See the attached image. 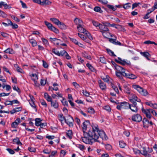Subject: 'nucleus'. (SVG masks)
I'll list each match as a JSON object with an SVG mask.
<instances>
[{
    "label": "nucleus",
    "mask_w": 157,
    "mask_h": 157,
    "mask_svg": "<svg viewBox=\"0 0 157 157\" xmlns=\"http://www.w3.org/2000/svg\"><path fill=\"white\" fill-rule=\"evenodd\" d=\"M91 126L90 121H85L82 123V130L83 132L84 136L82 137V141L86 144H92L94 142L97 141V140L100 137L102 140H106L108 137L105 132L102 130H99L98 125L92 124V129H89L88 132L86 131Z\"/></svg>",
    "instance_id": "f257e3e1"
},
{
    "label": "nucleus",
    "mask_w": 157,
    "mask_h": 157,
    "mask_svg": "<svg viewBox=\"0 0 157 157\" xmlns=\"http://www.w3.org/2000/svg\"><path fill=\"white\" fill-rule=\"evenodd\" d=\"M132 87L143 96H146L148 94V93L147 90L143 89L138 85H133Z\"/></svg>",
    "instance_id": "f03ea898"
},
{
    "label": "nucleus",
    "mask_w": 157,
    "mask_h": 157,
    "mask_svg": "<svg viewBox=\"0 0 157 157\" xmlns=\"http://www.w3.org/2000/svg\"><path fill=\"white\" fill-rule=\"evenodd\" d=\"M118 60L115 59V61L117 63H120L123 65H131L130 62L127 59H122L120 57L118 58Z\"/></svg>",
    "instance_id": "7ed1b4c3"
},
{
    "label": "nucleus",
    "mask_w": 157,
    "mask_h": 157,
    "mask_svg": "<svg viewBox=\"0 0 157 157\" xmlns=\"http://www.w3.org/2000/svg\"><path fill=\"white\" fill-rule=\"evenodd\" d=\"M129 104L127 102L124 101L120 103V105H118L116 108L118 110L122 109H128L129 108Z\"/></svg>",
    "instance_id": "20e7f679"
},
{
    "label": "nucleus",
    "mask_w": 157,
    "mask_h": 157,
    "mask_svg": "<svg viewBox=\"0 0 157 157\" xmlns=\"http://www.w3.org/2000/svg\"><path fill=\"white\" fill-rule=\"evenodd\" d=\"M141 110L142 112L145 114L146 117L147 118L150 119L151 118L152 116L151 114V109H145L143 108L141 109Z\"/></svg>",
    "instance_id": "39448f33"
},
{
    "label": "nucleus",
    "mask_w": 157,
    "mask_h": 157,
    "mask_svg": "<svg viewBox=\"0 0 157 157\" xmlns=\"http://www.w3.org/2000/svg\"><path fill=\"white\" fill-rule=\"evenodd\" d=\"M66 123L70 127H73V126L74 120L72 117L70 115H68L67 119L65 120Z\"/></svg>",
    "instance_id": "423d86ee"
},
{
    "label": "nucleus",
    "mask_w": 157,
    "mask_h": 157,
    "mask_svg": "<svg viewBox=\"0 0 157 157\" xmlns=\"http://www.w3.org/2000/svg\"><path fill=\"white\" fill-rule=\"evenodd\" d=\"M132 119L133 121L139 122L142 121V117L139 114H137L132 116Z\"/></svg>",
    "instance_id": "0eeeda50"
},
{
    "label": "nucleus",
    "mask_w": 157,
    "mask_h": 157,
    "mask_svg": "<svg viewBox=\"0 0 157 157\" xmlns=\"http://www.w3.org/2000/svg\"><path fill=\"white\" fill-rule=\"evenodd\" d=\"M125 69L124 68L123 70V76H125L128 77L130 79H134L137 78V77L135 75L131 74V73H128L127 74L125 72Z\"/></svg>",
    "instance_id": "6e6552de"
},
{
    "label": "nucleus",
    "mask_w": 157,
    "mask_h": 157,
    "mask_svg": "<svg viewBox=\"0 0 157 157\" xmlns=\"http://www.w3.org/2000/svg\"><path fill=\"white\" fill-rule=\"evenodd\" d=\"M114 37L115 39L108 38L109 41L113 44L117 45H122V44L121 43L117 40V37L116 36Z\"/></svg>",
    "instance_id": "1a4fd4ad"
},
{
    "label": "nucleus",
    "mask_w": 157,
    "mask_h": 157,
    "mask_svg": "<svg viewBox=\"0 0 157 157\" xmlns=\"http://www.w3.org/2000/svg\"><path fill=\"white\" fill-rule=\"evenodd\" d=\"M99 29H100V32L101 33L109 31V29L105 23H103V25L101 24L99 26Z\"/></svg>",
    "instance_id": "9d476101"
},
{
    "label": "nucleus",
    "mask_w": 157,
    "mask_h": 157,
    "mask_svg": "<svg viewBox=\"0 0 157 157\" xmlns=\"http://www.w3.org/2000/svg\"><path fill=\"white\" fill-rule=\"evenodd\" d=\"M21 120L19 118H17L14 122H13L11 124V127L13 128H16L17 127L19 123L21 122Z\"/></svg>",
    "instance_id": "9b49d317"
},
{
    "label": "nucleus",
    "mask_w": 157,
    "mask_h": 157,
    "mask_svg": "<svg viewBox=\"0 0 157 157\" xmlns=\"http://www.w3.org/2000/svg\"><path fill=\"white\" fill-rule=\"evenodd\" d=\"M98 83L99 86L101 90H104L106 89V84L101 80H99Z\"/></svg>",
    "instance_id": "f8f14e48"
},
{
    "label": "nucleus",
    "mask_w": 157,
    "mask_h": 157,
    "mask_svg": "<svg viewBox=\"0 0 157 157\" xmlns=\"http://www.w3.org/2000/svg\"><path fill=\"white\" fill-rule=\"evenodd\" d=\"M111 63L114 66L116 69L118 71H121V70H123L124 68L119 65H117V64L113 61H112Z\"/></svg>",
    "instance_id": "ddd939ff"
},
{
    "label": "nucleus",
    "mask_w": 157,
    "mask_h": 157,
    "mask_svg": "<svg viewBox=\"0 0 157 157\" xmlns=\"http://www.w3.org/2000/svg\"><path fill=\"white\" fill-rule=\"evenodd\" d=\"M101 78L104 81L108 83L110 82H111V81L112 80V79L108 75H106L105 77H102Z\"/></svg>",
    "instance_id": "4468645a"
},
{
    "label": "nucleus",
    "mask_w": 157,
    "mask_h": 157,
    "mask_svg": "<svg viewBox=\"0 0 157 157\" xmlns=\"http://www.w3.org/2000/svg\"><path fill=\"white\" fill-rule=\"evenodd\" d=\"M129 108L130 109L132 112L136 113L138 112V108L137 106L131 105L129 104Z\"/></svg>",
    "instance_id": "2eb2a0df"
},
{
    "label": "nucleus",
    "mask_w": 157,
    "mask_h": 157,
    "mask_svg": "<svg viewBox=\"0 0 157 157\" xmlns=\"http://www.w3.org/2000/svg\"><path fill=\"white\" fill-rule=\"evenodd\" d=\"M115 28L118 29L119 31H122L123 32H125L126 31L124 27L120 25H117Z\"/></svg>",
    "instance_id": "dca6fc26"
},
{
    "label": "nucleus",
    "mask_w": 157,
    "mask_h": 157,
    "mask_svg": "<svg viewBox=\"0 0 157 157\" xmlns=\"http://www.w3.org/2000/svg\"><path fill=\"white\" fill-rule=\"evenodd\" d=\"M13 144H16L17 145H21L22 143L20 141L18 137H16L13 140Z\"/></svg>",
    "instance_id": "f3484780"
},
{
    "label": "nucleus",
    "mask_w": 157,
    "mask_h": 157,
    "mask_svg": "<svg viewBox=\"0 0 157 157\" xmlns=\"http://www.w3.org/2000/svg\"><path fill=\"white\" fill-rule=\"evenodd\" d=\"M77 28L79 32L83 33L84 34L85 33V31H86V30L83 27L82 25H80V26H78Z\"/></svg>",
    "instance_id": "a211bd4d"
},
{
    "label": "nucleus",
    "mask_w": 157,
    "mask_h": 157,
    "mask_svg": "<svg viewBox=\"0 0 157 157\" xmlns=\"http://www.w3.org/2000/svg\"><path fill=\"white\" fill-rule=\"evenodd\" d=\"M82 56L86 58L87 59L91 60V58L90 56L89 55L87 52L84 51L82 53Z\"/></svg>",
    "instance_id": "6ab92c4d"
},
{
    "label": "nucleus",
    "mask_w": 157,
    "mask_h": 157,
    "mask_svg": "<svg viewBox=\"0 0 157 157\" xmlns=\"http://www.w3.org/2000/svg\"><path fill=\"white\" fill-rule=\"evenodd\" d=\"M8 21L9 22V25H10V26H12V28L13 29H16L18 28V25L16 24H13L12 22L9 19H8Z\"/></svg>",
    "instance_id": "aec40b11"
},
{
    "label": "nucleus",
    "mask_w": 157,
    "mask_h": 157,
    "mask_svg": "<svg viewBox=\"0 0 157 157\" xmlns=\"http://www.w3.org/2000/svg\"><path fill=\"white\" fill-rule=\"evenodd\" d=\"M51 106H53L55 108H57L59 106V105L57 101L55 100L52 101L51 102Z\"/></svg>",
    "instance_id": "412c9836"
},
{
    "label": "nucleus",
    "mask_w": 157,
    "mask_h": 157,
    "mask_svg": "<svg viewBox=\"0 0 157 157\" xmlns=\"http://www.w3.org/2000/svg\"><path fill=\"white\" fill-rule=\"evenodd\" d=\"M51 3L52 2L48 0H44L41 2V5L43 6L48 5Z\"/></svg>",
    "instance_id": "4be33fe9"
},
{
    "label": "nucleus",
    "mask_w": 157,
    "mask_h": 157,
    "mask_svg": "<svg viewBox=\"0 0 157 157\" xmlns=\"http://www.w3.org/2000/svg\"><path fill=\"white\" fill-rule=\"evenodd\" d=\"M50 20L53 22L54 24H55L57 25H58L59 22H60L59 20L58 19L55 18H51L50 19Z\"/></svg>",
    "instance_id": "5701e85b"
},
{
    "label": "nucleus",
    "mask_w": 157,
    "mask_h": 157,
    "mask_svg": "<svg viewBox=\"0 0 157 157\" xmlns=\"http://www.w3.org/2000/svg\"><path fill=\"white\" fill-rule=\"evenodd\" d=\"M30 76L31 77L32 80L33 81H35L38 79V75L36 74H32Z\"/></svg>",
    "instance_id": "b1692460"
},
{
    "label": "nucleus",
    "mask_w": 157,
    "mask_h": 157,
    "mask_svg": "<svg viewBox=\"0 0 157 157\" xmlns=\"http://www.w3.org/2000/svg\"><path fill=\"white\" fill-rule=\"evenodd\" d=\"M74 22L78 26L81 25L82 23V20L76 18L74 20Z\"/></svg>",
    "instance_id": "393cba45"
},
{
    "label": "nucleus",
    "mask_w": 157,
    "mask_h": 157,
    "mask_svg": "<svg viewBox=\"0 0 157 157\" xmlns=\"http://www.w3.org/2000/svg\"><path fill=\"white\" fill-rule=\"evenodd\" d=\"M4 52L6 53H8L10 54H14V52L13 50L11 48H8L4 51Z\"/></svg>",
    "instance_id": "a878e982"
},
{
    "label": "nucleus",
    "mask_w": 157,
    "mask_h": 157,
    "mask_svg": "<svg viewBox=\"0 0 157 157\" xmlns=\"http://www.w3.org/2000/svg\"><path fill=\"white\" fill-rule=\"evenodd\" d=\"M30 43L32 44L33 47L36 46L37 45V43L36 41L33 39H31L29 40Z\"/></svg>",
    "instance_id": "bb28decb"
},
{
    "label": "nucleus",
    "mask_w": 157,
    "mask_h": 157,
    "mask_svg": "<svg viewBox=\"0 0 157 157\" xmlns=\"http://www.w3.org/2000/svg\"><path fill=\"white\" fill-rule=\"evenodd\" d=\"M35 124L36 126H38L40 125L41 122V120L40 118H36L35 119Z\"/></svg>",
    "instance_id": "cd10ccee"
},
{
    "label": "nucleus",
    "mask_w": 157,
    "mask_h": 157,
    "mask_svg": "<svg viewBox=\"0 0 157 157\" xmlns=\"http://www.w3.org/2000/svg\"><path fill=\"white\" fill-rule=\"evenodd\" d=\"M86 66L91 71L93 72L96 71V70L95 68L90 64L87 63L86 64Z\"/></svg>",
    "instance_id": "c85d7f7f"
},
{
    "label": "nucleus",
    "mask_w": 157,
    "mask_h": 157,
    "mask_svg": "<svg viewBox=\"0 0 157 157\" xmlns=\"http://www.w3.org/2000/svg\"><path fill=\"white\" fill-rule=\"evenodd\" d=\"M44 23L48 29H49L51 30L52 29V27L53 26L52 25L51 23L48 22L47 21H45Z\"/></svg>",
    "instance_id": "c756f323"
},
{
    "label": "nucleus",
    "mask_w": 157,
    "mask_h": 157,
    "mask_svg": "<svg viewBox=\"0 0 157 157\" xmlns=\"http://www.w3.org/2000/svg\"><path fill=\"white\" fill-rule=\"evenodd\" d=\"M143 122L144 127L145 128H147L148 126L146 124V123H149V121L147 120L146 118H144L143 120Z\"/></svg>",
    "instance_id": "7c9ffc66"
},
{
    "label": "nucleus",
    "mask_w": 157,
    "mask_h": 157,
    "mask_svg": "<svg viewBox=\"0 0 157 157\" xmlns=\"http://www.w3.org/2000/svg\"><path fill=\"white\" fill-rule=\"evenodd\" d=\"M123 70H121L120 71H117L116 72V75L119 77L121 78L122 75L123 76Z\"/></svg>",
    "instance_id": "2f4dec72"
},
{
    "label": "nucleus",
    "mask_w": 157,
    "mask_h": 157,
    "mask_svg": "<svg viewBox=\"0 0 157 157\" xmlns=\"http://www.w3.org/2000/svg\"><path fill=\"white\" fill-rule=\"evenodd\" d=\"M59 27L62 29H65L66 28V27L63 23L60 22L58 25Z\"/></svg>",
    "instance_id": "473e14b6"
},
{
    "label": "nucleus",
    "mask_w": 157,
    "mask_h": 157,
    "mask_svg": "<svg viewBox=\"0 0 157 157\" xmlns=\"http://www.w3.org/2000/svg\"><path fill=\"white\" fill-rule=\"evenodd\" d=\"M124 91L128 94H130L131 93L129 88L127 86L124 87Z\"/></svg>",
    "instance_id": "72a5a7b5"
},
{
    "label": "nucleus",
    "mask_w": 157,
    "mask_h": 157,
    "mask_svg": "<svg viewBox=\"0 0 157 157\" xmlns=\"http://www.w3.org/2000/svg\"><path fill=\"white\" fill-rule=\"evenodd\" d=\"M72 132L71 130H68L67 132V136L70 139L72 138Z\"/></svg>",
    "instance_id": "f704fd0d"
},
{
    "label": "nucleus",
    "mask_w": 157,
    "mask_h": 157,
    "mask_svg": "<svg viewBox=\"0 0 157 157\" xmlns=\"http://www.w3.org/2000/svg\"><path fill=\"white\" fill-rule=\"evenodd\" d=\"M14 66L16 68L17 71V72L21 73H23L24 71L22 69L19 67L17 64H15Z\"/></svg>",
    "instance_id": "c9c22d12"
},
{
    "label": "nucleus",
    "mask_w": 157,
    "mask_h": 157,
    "mask_svg": "<svg viewBox=\"0 0 157 157\" xmlns=\"http://www.w3.org/2000/svg\"><path fill=\"white\" fill-rule=\"evenodd\" d=\"M76 146L77 147L79 148L81 150L83 151L85 149V146L81 144H77L76 145Z\"/></svg>",
    "instance_id": "e433bc0d"
},
{
    "label": "nucleus",
    "mask_w": 157,
    "mask_h": 157,
    "mask_svg": "<svg viewBox=\"0 0 157 157\" xmlns=\"http://www.w3.org/2000/svg\"><path fill=\"white\" fill-rule=\"evenodd\" d=\"M119 145L121 148H124L126 145V144L123 141H119Z\"/></svg>",
    "instance_id": "4c0bfd02"
},
{
    "label": "nucleus",
    "mask_w": 157,
    "mask_h": 157,
    "mask_svg": "<svg viewBox=\"0 0 157 157\" xmlns=\"http://www.w3.org/2000/svg\"><path fill=\"white\" fill-rule=\"evenodd\" d=\"M106 50L108 53L110 55L114 56H116L114 54L113 52L111 50L107 49Z\"/></svg>",
    "instance_id": "58836bf2"
},
{
    "label": "nucleus",
    "mask_w": 157,
    "mask_h": 157,
    "mask_svg": "<svg viewBox=\"0 0 157 157\" xmlns=\"http://www.w3.org/2000/svg\"><path fill=\"white\" fill-rule=\"evenodd\" d=\"M59 119L61 122H62L64 120L65 121V120L63 114H60L59 115Z\"/></svg>",
    "instance_id": "ea45409f"
},
{
    "label": "nucleus",
    "mask_w": 157,
    "mask_h": 157,
    "mask_svg": "<svg viewBox=\"0 0 157 157\" xmlns=\"http://www.w3.org/2000/svg\"><path fill=\"white\" fill-rule=\"evenodd\" d=\"M87 111L88 112L91 114H93L94 112V109L92 107H89Z\"/></svg>",
    "instance_id": "a19ab883"
},
{
    "label": "nucleus",
    "mask_w": 157,
    "mask_h": 157,
    "mask_svg": "<svg viewBox=\"0 0 157 157\" xmlns=\"http://www.w3.org/2000/svg\"><path fill=\"white\" fill-rule=\"evenodd\" d=\"M130 4V3H128L124 4L123 6V7L125 9H127L130 8L131 7V6L129 5Z\"/></svg>",
    "instance_id": "79ce46f5"
},
{
    "label": "nucleus",
    "mask_w": 157,
    "mask_h": 157,
    "mask_svg": "<svg viewBox=\"0 0 157 157\" xmlns=\"http://www.w3.org/2000/svg\"><path fill=\"white\" fill-rule=\"evenodd\" d=\"M107 6L109 9L112 10L113 11H115L117 9L116 7H114L113 5H107Z\"/></svg>",
    "instance_id": "37998d69"
},
{
    "label": "nucleus",
    "mask_w": 157,
    "mask_h": 157,
    "mask_svg": "<svg viewBox=\"0 0 157 157\" xmlns=\"http://www.w3.org/2000/svg\"><path fill=\"white\" fill-rule=\"evenodd\" d=\"M85 35H86L88 38L90 40H91L92 39V37L90 34L87 31H85V33H84Z\"/></svg>",
    "instance_id": "c03bdc74"
},
{
    "label": "nucleus",
    "mask_w": 157,
    "mask_h": 157,
    "mask_svg": "<svg viewBox=\"0 0 157 157\" xmlns=\"http://www.w3.org/2000/svg\"><path fill=\"white\" fill-rule=\"evenodd\" d=\"M132 98L134 100V101H136L140 102H141V100L140 99L138 98L137 96H135L134 95H133Z\"/></svg>",
    "instance_id": "a18cd8bd"
},
{
    "label": "nucleus",
    "mask_w": 157,
    "mask_h": 157,
    "mask_svg": "<svg viewBox=\"0 0 157 157\" xmlns=\"http://www.w3.org/2000/svg\"><path fill=\"white\" fill-rule=\"evenodd\" d=\"M82 93L86 97H89L90 95V93L86 90H83Z\"/></svg>",
    "instance_id": "49530a36"
},
{
    "label": "nucleus",
    "mask_w": 157,
    "mask_h": 157,
    "mask_svg": "<svg viewBox=\"0 0 157 157\" xmlns=\"http://www.w3.org/2000/svg\"><path fill=\"white\" fill-rule=\"evenodd\" d=\"M92 23L94 26L96 27H99V26L101 25V24L95 21H92Z\"/></svg>",
    "instance_id": "de8ad7c7"
},
{
    "label": "nucleus",
    "mask_w": 157,
    "mask_h": 157,
    "mask_svg": "<svg viewBox=\"0 0 157 157\" xmlns=\"http://www.w3.org/2000/svg\"><path fill=\"white\" fill-rule=\"evenodd\" d=\"M134 33L137 35H143L145 34V32L143 31H139L137 32H134Z\"/></svg>",
    "instance_id": "09e8293b"
},
{
    "label": "nucleus",
    "mask_w": 157,
    "mask_h": 157,
    "mask_svg": "<svg viewBox=\"0 0 157 157\" xmlns=\"http://www.w3.org/2000/svg\"><path fill=\"white\" fill-rule=\"evenodd\" d=\"M65 4L67 6L70 8H72L73 7L72 4L67 1H66L65 2Z\"/></svg>",
    "instance_id": "8fccbe9b"
},
{
    "label": "nucleus",
    "mask_w": 157,
    "mask_h": 157,
    "mask_svg": "<svg viewBox=\"0 0 157 157\" xmlns=\"http://www.w3.org/2000/svg\"><path fill=\"white\" fill-rule=\"evenodd\" d=\"M42 40L43 42V44L45 45L46 46H47L48 45V41L45 38H42Z\"/></svg>",
    "instance_id": "3c124183"
},
{
    "label": "nucleus",
    "mask_w": 157,
    "mask_h": 157,
    "mask_svg": "<svg viewBox=\"0 0 157 157\" xmlns=\"http://www.w3.org/2000/svg\"><path fill=\"white\" fill-rule=\"evenodd\" d=\"M78 35L83 40H85L86 39V36L82 34L78 33Z\"/></svg>",
    "instance_id": "603ef678"
},
{
    "label": "nucleus",
    "mask_w": 157,
    "mask_h": 157,
    "mask_svg": "<svg viewBox=\"0 0 157 157\" xmlns=\"http://www.w3.org/2000/svg\"><path fill=\"white\" fill-rule=\"evenodd\" d=\"M52 52L56 55L58 56H59V51H56L55 49V48L52 49Z\"/></svg>",
    "instance_id": "864d4df0"
},
{
    "label": "nucleus",
    "mask_w": 157,
    "mask_h": 157,
    "mask_svg": "<svg viewBox=\"0 0 157 157\" xmlns=\"http://www.w3.org/2000/svg\"><path fill=\"white\" fill-rule=\"evenodd\" d=\"M94 10L97 12H99L101 13L100 12L101 10V8L98 6H96L94 8Z\"/></svg>",
    "instance_id": "5fc2aeb1"
},
{
    "label": "nucleus",
    "mask_w": 157,
    "mask_h": 157,
    "mask_svg": "<svg viewBox=\"0 0 157 157\" xmlns=\"http://www.w3.org/2000/svg\"><path fill=\"white\" fill-rule=\"evenodd\" d=\"M40 102L45 107H47V104L44 100L41 99L40 100Z\"/></svg>",
    "instance_id": "6e6d98bb"
},
{
    "label": "nucleus",
    "mask_w": 157,
    "mask_h": 157,
    "mask_svg": "<svg viewBox=\"0 0 157 157\" xmlns=\"http://www.w3.org/2000/svg\"><path fill=\"white\" fill-rule=\"evenodd\" d=\"M6 150L11 154H13L15 153L14 151L10 148H7Z\"/></svg>",
    "instance_id": "4d7b16f0"
},
{
    "label": "nucleus",
    "mask_w": 157,
    "mask_h": 157,
    "mask_svg": "<svg viewBox=\"0 0 157 157\" xmlns=\"http://www.w3.org/2000/svg\"><path fill=\"white\" fill-rule=\"evenodd\" d=\"M143 55L147 59H148V57L150 55L147 52H144L143 53Z\"/></svg>",
    "instance_id": "13d9d810"
},
{
    "label": "nucleus",
    "mask_w": 157,
    "mask_h": 157,
    "mask_svg": "<svg viewBox=\"0 0 157 157\" xmlns=\"http://www.w3.org/2000/svg\"><path fill=\"white\" fill-rule=\"evenodd\" d=\"M6 16V13L0 10V16L3 17H5Z\"/></svg>",
    "instance_id": "bf43d9fd"
},
{
    "label": "nucleus",
    "mask_w": 157,
    "mask_h": 157,
    "mask_svg": "<svg viewBox=\"0 0 157 157\" xmlns=\"http://www.w3.org/2000/svg\"><path fill=\"white\" fill-rule=\"evenodd\" d=\"M143 152L142 153L141 152V154L143 155H144L145 154L147 153V151L146 150V148L145 147H143Z\"/></svg>",
    "instance_id": "052dcab7"
},
{
    "label": "nucleus",
    "mask_w": 157,
    "mask_h": 157,
    "mask_svg": "<svg viewBox=\"0 0 157 157\" xmlns=\"http://www.w3.org/2000/svg\"><path fill=\"white\" fill-rule=\"evenodd\" d=\"M51 30L53 31L56 33H58L59 32L58 29L54 26L52 27Z\"/></svg>",
    "instance_id": "680f3d73"
},
{
    "label": "nucleus",
    "mask_w": 157,
    "mask_h": 157,
    "mask_svg": "<svg viewBox=\"0 0 157 157\" xmlns=\"http://www.w3.org/2000/svg\"><path fill=\"white\" fill-rule=\"evenodd\" d=\"M130 101L132 103V104L131 105L136 106L137 103L135 101H134V100L132 98L130 99Z\"/></svg>",
    "instance_id": "e2e57ef3"
},
{
    "label": "nucleus",
    "mask_w": 157,
    "mask_h": 157,
    "mask_svg": "<svg viewBox=\"0 0 157 157\" xmlns=\"http://www.w3.org/2000/svg\"><path fill=\"white\" fill-rule=\"evenodd\" d=\"M20 2L21 3L22 7L26 9L27 8V6L26 5V4L23 2L21 0H20Z\"/></svg>",
    "instance_id": "0e129e2a"
},
{
    "label": "nucleus",
    "mask_w": 157,
    "mask_h": 157,
    "mask_svg": "<svg viewBox=\"0 0 157 157\" xmlns=\"http://www.w3.org/2000/svg\"><path fill=\"white\" fill-rule=\"evenodd\" d=\"M105 147L106 149L108 150H110L112 148V147L111 145L109 144L106 145L105 146Z\"/></svg>",
    "instance_id": "69168bd1"
},
{
    "label": "nucleus",
    "mask_w": 157,
    "mask_h": 157,
    "mask_svg": "<svg viewBox=\"0 0 157 157\" xmlns=\"http://www.w3.org/2000/svg\"><path fill=\"white\" fill-rule=\"evenodd\" d=\"M112 87L115 91L117 94L119 93V90L117 87L114 85H112Z\"/></svg>",
    "instance_id": "338daca9"
},
{
    "label": "nucleus",
    "mask_w": 157,
    "mask_h": 157,
    "mask_svg": "<svg viewBox=\"0 0 157 157\" xmlns=\"http://www.w3.org/2000/svg\"><path fill=\"white\" fill-rule=\"evenodd\" d=\"M40 83L41 85L44 86L46 84V82L44 79H41L40 80Z\"/></svg>",
    "instance_id": "774afa93"
}]
</instances>
